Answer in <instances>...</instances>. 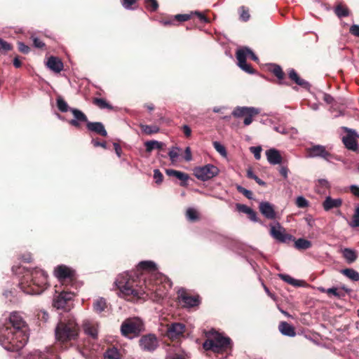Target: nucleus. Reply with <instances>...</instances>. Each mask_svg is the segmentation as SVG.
Masks as SVG:
<instances>
[{
  "mask_svg": "<svg viewBox=\"0 0 359 359\" xmlns=\"http://www.w3.org/2000/svg\"><path fill=\"white\" fill-rule=\"evenodd\" d=\"M306 155L308 158H322L328 162L334 159V156L326 150L325 147L320 144L307 148Z\"/></svg>",
  "mask_w": 359,
  "mask_h": 359,
  "instance_id": "11",
  "label": "nucleus"
},
{
  "mask_svg": "<svg viewBox=\"0 0 359 359\" xmlns=\"http://www.w3.org/2000/svg\"><path fill=\"white\" fill-rule=\"evenodd\" d=\"M289 170L286 166H281L279 169V173L283 177L284 179H287L288 177Z\"/></svg>",
  "mask_w": 359,
  "mask_h": 359,
  "instance_id": "63",
  "label": "nucleus"
},
{
  "mask_svg": "<svg viewBox=\"0 0 359 359\" xmlns=\"http://www.w3.org/2000/svg\"><path fill=\"white\" fill-rule=\"evenodd\" d=\"M213 147L224 158L227 157V151L225 147L219 142H214Z\"/></svg>",
  "mask_w": 359,
  "mask_h": 359,
  "instance_id": "40",
  "label": "nucleus"
},
{
  "mask_svg": "<svg viewBox=\"0 0 359 359\" xmlns=\"http://www.w3.org/2000/svg\"><path fill=\"white\" fill-rule=\"evenodd\" d=\"M27 340L26 323L18 313H12L8 321L0 327V344L7 351L16 352L24 347Z\"/></svg>",
  "mask_w": 359,
  "mask_h": 359,
  "instance_id": "2",
  "label": "nucleus"
},
{
  "mask_svg": "<svg viewBox=\"0 0 359 359\" xmlns=\"http://www.w3.org/2000/svg\"><path fill=\"white\" fill-rule=\"evenodd\" d=\"M270 235L276 241L282 243H287L290 241H294V237L286 232L279 222L274 224H270Z\"/></svg>",
  "mask_w": 359,
  "mask_h": 359,
  "instance_id": "9",
  "label": "nucleus"
},
{
  "mask_svg": "<svg viewBox=\"0 0 359 359\" xmlns=\"http://www.w3.org/2000/svg\"><path fill=\"white\" fill-rule=\"evenodd\" d=\"M237 190L238 192L243 194L247 198L252 199V192L245 188L243 187L241 185L237 186Z\"/></svg>",
  "mask_w": 359,
  "mask_h": 359,
  "instance_id": "50",
  "label": "nucleus"
},
{
  "mask_svg": "<svg viewBox=\"0 0 359 359\" xmlns=\"http://www.w3.org/2000/svg\"><path fill=\"white\" fill-rule=\"evenodd\" d=\"M47 67L55 73H60L64 67L62 60L55 56H50L46 62Z\"/></svg>",
  "mask_w": 359,
  "mask_h": 359,
  "instance_id": "21",
  "label": "nucleus"
},
{
  "mask_svg": "<svg viewBox=\"0 0 359 359\" xmlns=\"http://www.w3.org/2000/svg\"><path fill=\"white\" fill-rule=\"evenodd\" d=\"M168 156L172 162H175L179 156L178 149L172 148L170 151H169Z\"/></svg>",
  "mask_w": 359,
  "mask_h": 359,
  "instance_id": "54",
  "label": "nucleus"
},
{
  "mask_svg": "<svg viewBox=\"0 0 359 359\" xmlns=\"http://www.w3.org/2000/svg\"><path fill=\"white\" fill-rule=\"evenodd\" d=\"M106 307V300L102 297L97 299L93 303L94 310L97 313H101L105 309Z\"/></svg>",
  "mask_w": 359,
  "mask_h": 359,
  "instance_id": "37",
  "label": "nucleus"
},
{
  "mask_svg": "<svg viewBox=\"0 0 359 359\" xmlns=\"http://www.w3.org/2000/svg\"><path fill=\"white\" fill-rule=\"evenodd\" d=\"M13 49V46L4 41L2 39H0V52L3 54L6 53L8 51H10Z\"/></svg>",
  "mask_w": 359,
  "mask_h": 359,
  "instance_id": "43",
  "label": "nucleus"
},
{
  "mask_svg": "<svg viewBox=\"0 0 359 359\" xmlns=\"http://www.w3.org/2000/svg\"><path fill=\"white\" fill-rule=\"evenodd\" d=\"M74 292L62 291L53 299V306L57 309H63L68 311L71 309L69 302L74 297Z\"/></svg>",
  "mask_w": 359,
  "mask_h": 359,
  "instance_id": "10",
  "label": "nucleus"
},
{
  "mask_svg": "<svg viewBox=\"0 0 359 359\" xmlns=\"http://www.w3.org/2000/svg\"><path fill=\"white\" fill-rule=\"evenodd\" d=\"M56 101L57 107L60 111L67 112V111H69V109H71L61 96H58Z\"/></svg>",
  "mask_w": 359,
  "mask_h": 359,
  "instance_id": "38",
  "label": "nucleus"
},
{
  "mask_svg": "<svg viewBox=\"0 0 359 359\" xmlns=\"http://www.w3.org/2000/svg\"><path fill=\"white\" fill-rule=\"evenodd\" d=\"M144 6L148 11H155L157 9L156 0H144Z\"/></svg>",
  "mask_w": 359,
  "mask_h": 359,
  "instance_id": "48",
  "label": "nucleus"
},
{
  "mask_svg": "<svg viewBox=\"0 0 359 359\" xmlns=\"http://www.w3.org/2000/svg\"><path fill=\"white\" fill-rule=\"evenodd\" d=\"M240 18L242 20L246 22L250 19V14L248 10H245L243 6L241 8Z\"/></svg>",
  "mask_w": 359,
  "mask_h": 359,
  "instance_id": "57",
  "label": "nucleus"
},
{
  "mask_svg": "<svg viewBox=\"0 0 359 359\" xmlns=\"http://www.w3.org/2000/svg\"><path fill=\"white\" fill-rule=\"evenodd\" d=\"M326 293L328 295H333L339 299H341L345 296V294L343 292L339 291L337 287L328 288L326 290Z\"/></svg>",
  "mask_w": 359,
  "mask_h": 359,
  "instance_id": "47",
  "label": "nucleus"
},
{
  "mask_svg": "<svg viewBox=\"0 0 359 359\" xmlns=\"http://www.w3.org/2000/svg\"><path fill=\"white\" fill-rule=\"evenodd\" d=\"M185 325L180 323H173L167 325L166 336L170 339H178L183 336Z\"/></svg>",
  "mask_w": 359,
  "mask_h": 359,
  "instance_id": "15",
  "label": "nucleus"
},
{
  "mask_svg": "<svg viewBox=\"0 0 359 359\" xmlns=\"http://www.w3.org/2000/svg\"><path fill=\"white\" fill-rule=\"evenodd\" d=\"M18 47L20 52L24 54H27L30 51V48L25 45L23 42H18Z\"/></svg>",
  "mask_w": 359,
  "mask_h": 359,
  "instance_id": "55",
  "label": "nucleus"
},
{
  "mask_svg": "<svg viewBox=\"0 0 359 359\" xmlns=\"http://www.w3.org/2000/svg\"><path fill=\"white\" fill-rule=\"evenodd\" d=\"M250 150L254 154L255 158L256 160H259L261 158V152L262 149L260 146L251 147Z\"/></svg>",
  "mask_w": 359,
  "mask_h": 359,
  "instance_id": "53",
  "label": "nucleus"
},
{
  "mask_svg": "<svg viewBox=\"0 0 359 359\" xmlns=\"http://www.w3.org/2000/svg\"><path fill=\"white\" fill-rule=\"evenodd\" d=\"M157 269L155 262H140L135 272H125L119 274L115 282V287L120 290L128 301L142 298L144 294L157 297L156 276L153 274Z\"/></svg>",
  "mask_w": 359,
  "mask_h": 359,
  "instance_id": "1",
  "label": "nucleus"
},
{
  "mask_svg": "<svg viewBox=\"0 0 359 359\" xmlns=\"http://www.w3.org/2000/svg\"><path fill=\"white\" fill-rule=\"evenodd\" d=\"M79 330L74 318L68 316L58 322L55 329V339L61 344L75 341L78 339Z\"/></svg>",
  "mask_w": 359,
  "mask_h": 359,
  "instance_id": "4",
  "label": "nucleus"
},
{
  "mask_svg": "<svg viewBox=\"0 0 359 359\" xmlns=\"http://www.w3.org/2000/svg\"><path fill=\"white\" fill-rule=\"evenodd\" d=\"M184 158L186 161H190L192 159L191 149L189 147L185 149Z\"/></svg>",
  "mask_w": 359,
  "mask_h": 359,
  "instance_id": "61",
  "label": "nucleus"
},
{
  "mask_svg": "<svg viewBox=\"0 0 359 359\" xmlns=\"http://www.w3.org/2000/svg\"><path fill=\"white\" fill-rule=\"evenodd\" d=\"M165 173L167 175L171 177H175L180 181L181 186H186L187 184V181L189 179V176L188 174L172 169H166Z\"/></svg>",
  "mask_w": 359,
  "mask_h": 359,
  "instance_id": "20",
  "label": "nucleus"
},
{
  "mask_svg": "<svg viewBox=\"0 0 359 359\" xmlns=\"http://www.w3.org/2000/svg\"><path fill=\"white\" fill-rule=\"evenodd\" d=\"M254 107H238L234 109L232 114L235 117L245 116L250 111H253Z\"/></svg>",
  "mask_w": 359,
  "mask_h": 359,
  "instance_id": "34",
  "label": "nucleus"
},
{
  "mask_svg": "<svg viewBox=\"0 0 359 359\" xmlns=\"http://www.w3.org/2000/svg\"><path fill=\"white\" fill-rule=\"evenodd\" d=\"M267 161L271 165L280 164L282 157L280 152L276 149H270L266 151Z\"/></svg>",
  "mask_w": 359,
  "mask_h": 359,
  "instance_id": "23",
  "label": "nucleus"
},
{
  "mask_svg": "<svg viewBox=\"0 0 359 359\" xmlns=\"http://www.w3.org/2000/svg\"><path fill=\"white\" fill-rule=\"evenodd\" d=\"M352 228L359 227V205L355 208L352 220L349 222Z\"/></svg>",
  "mask_w": 359,
  "mask_h": 359,
  "instance_id": "42",
  "label": "nucleus"
},
{
  "mask_svg": "<svg viewBox=\"0 0 359 359\" xmlns=\"http://www.w3.org/2000/svg\"><path fill=\"white\" fill-rule=\"evenodd\" d=\"M165 359H185L184 356L176 350L168 351Z\"/></svg>",
  "mask_w": 359,
  "mask_h": 359,
  "instance_id": "46",
  "label": "nucleus"
},
{
  "mask_svg": "<svg viewBox=\"0 0 359 359\" xmlns=\"http://www.w3.org/2000/svg\"><path fill=\"white\" fill-rule=\"evenodd\" d=\"M86 128L90 131L94 132L97 135L102 137L107 136V132L105 130L104 125L101 122H90L88 121L86 124Z\"/></svg>",
  "mask_w": 359,
  "mask_h": 359,
  "instance_id": "22",
  "label": "nucleus"
},
{
  "mask_svg": "<svg viewBox=\"0 0 359 359\" xmlns=\"http://www.w3.org/2000/svg\"><path fill=\"white\" fill-rule=\"evenodd\" d=\"M278 329L283 335L287 337H294L296 335L294 327L287 322H281L278 325Z\"/></svg>",
  "mask_w": 359,
  "mask_h": 359,
  "instance_id": "27",
  "label": "nucleus"
},
{
  "mask_svg": "<svg viewBox=\"0 0 359 359\" xmlns=\"http://www.w3.org/2000/svg\"><path fill=\"white\" fill-rule=\"evenodd\" d=\"M83 329L84 333L93 340L98 338V325L95 323L86 321L83 323Z\"/></svg>",
  "mask_w": 359,
  "mask_h": 359,
  "instance_id": "18",
  "label": "nucleus"
},
{
  "mask_svg": "<svg viewBox=\"0 0 359 359\" xmlns=\"http://www.w3.org/2000/svg\"><path fill=\"white\" fill-rule=\"evenodd\" d=\"M91 144L93 145V147H102L103 149H108L107 147V142L105 141L104 142H100L97 139H93L91 140Z\"/></svg>",
  "mask_w": 359,
  "mask_h": 359,
  "instance_id": "56",
  "label": "nucleus"
},
{
  "mask_svg": "<svg viewBox=\"0 0 359 359\" xmlns=\"http://www.w3.org/2000/svg\"><path fill=\"white\" fill-rule=\"evenodd\" d=\"M231 339L223 337L221 334L215 332L212 338L207 339L203 347L205 351H212L216 353L226 351L231 346Z\"/></svg>",
  "mask_w": 359,
  "mask_h": 359,
  "instance_id": "5",
  "label": "nucleus"
},
{
  "mask_svg": "<svg viewBox=\"0 0 359 359\" xmlns=\"http://www.w3.org/2000/svg\"><path fill=\"white\" fill-rule=\"evenodd\" d=\"M187 217L189 219L194 221L198 219L197 211L194 208H189L187 210Z\"/></svg>",
  "mask_w": 359,
  "mask_h": 359,
  "instance_id": "52",
  "label": "nucleus"
},
{
  "mask_svg": "<svg viewBox=\"0 0 359 359\" xmlns=\"http://www.w3.org/2000/svg\"><path fill=\"white\" fill-rule=\"evenodd\" d=\"M349 32L351 34L359 37V25H353L350 27Z\"/></svg>",
  "mask_w": 359,
  "mask_h": 359,
  "instance_id": "60",
  "label": "nucleus"
},
{
  "mask_svg": "<svg viewBox=\"0 0 359 359\" xmlns=\"http://www.w3.org/2000/svg\"><path fill=\"white\" fill-rule=\"evenodd\" d=\"M312 243L304 238L294 239V247L297 250H307L311 248Z\"/></svg>",
  "mask_w": 359,
  "mask_h": 359,
  "instance_id": "35",
  "label": "nucleus"
},
{
  "mask_svg": "<svg viewBox=\"0 0 359 359\" xmlns=\"http://www.w3.org/2000/svg\"><path fill=\"white\" fill-rule=\"evenodd\" d=\"M191 14H177L175 15L172 19L168 20L161 21L164 25H175L176 22H182L189 20L191 18Z\"/></svg>",
  "mask_w": 359,
  "mask_h": 359,
  "instance_id": "28",
  "label": "nucleus"
},
{
  "mask_svg": "<svg viewBox=\"0 0 359 359\" xmlns=\"http://www.w3.org/2000/svg\"><path fill=\"white\" fill-rule=\"evenodd\" d=\"M180 303L187 308H191L199 305L201 300L198 296L189 295L184 288L177 291Z\"/></svg>",
  "mask_w": 359,
  "mask_h": 359,
  "instance_id": "12",
  "label": "nucleus"
},
{
  "mask_svg": "<svg viewBox=\"0 0 359 359\" xmlns=\"http://www.w3.org/2000/svg\"><path fill=\"white\" fill-rule=\"evenodd\" d=\"M248 52L249 48L247 47L240 48L236 51V59L238 60V65L241 69H243L245 72L249 74H254V69L250 65L247 64L246 62V58L248 56H249Z\"/></svg>",
  "mask_w": 359,
  "mask_h": 359,
  "instance_id": "14",
  "label": "nucleus"
},
{
  "mask_svg": "<svg viewBox=\"0 0 359 359\" xmlns=\"http://www.w3.org/2000/svg\"><path fill=\"white\" fill-rule=\"evenodd\" d=\"M55 274L62 285H72L76 280L75 271L65 265L57 266Z\"/></svg>",
  "mask_w": 359,
  "mask_h": 359,
  "instance_id": "7",
  "label": "nucleus"
},
{
  "mask_svg": "<svg viewBox=\"0 0 359 359\" xmlns=\"http://www.w3.org/2000/svg\"><path fill=\"white\" fill-rule=\"evenodd\" d=\"M341 273L353 281L359 280V273L353 269H344L341 271Z\"/></svg>",
  "mask_w": 359,
  "mask_h": 359,
  "instance_id": "36",
  "label": "nucleus"
},
{
  "mask_svg": "<svg viewBox=\"0 0 359 359\" xmlns=\"http://www.w3.org/2000/svg\"><path fill=\"white\" fill-rule=\"evenodd\" d=\"M296 205L298 208H304L309 205V202L304 197L298 196L296 199Z\"/></svg>",
  "mask_w": 359,
  "mask_h": 359,
  "instance_id": "51",
  "label": "nucleus"
},
{
  "mask_svg": "<svg viewBox=\"0 0 359 359\" xmlns=\"http://www.w3.org/2000/svg\"><path fill=\"white\" fill-rule=\"evenodd\" d=\"M143 330V323L138 318H128L123 322L121 326V334L129 338L139 336Z\"/></svg>",
  "mask_w": 359,
  "mask_h": 359,
  "instance_id": "6",
  "label": "nucleus"
},
{
  "mask_svg": "<svg viewBox=\"0 0 359 359\" xmlns=\"http://www.w3.org/2000/svg\"><path fill=\"white\" fill-rule=\"evenodd\" d=\"M33 45L34 46V47L41 49L45 48L46 46L45 43H43L40 39L37 37L33 38Z\"/></svg>",
  "mask_w": 359,
  "mask_h": 359,
  "instance_id": "58",
  "label": "nucleus"
},
{
  "mask_svg": "<svg viewBox=\"0 0 359 359\" xmlns=\"http://www.w3.org/2000/svg\"><path fill=\"white\" fill-rule=\"evenodd\" d=\"M47 278L48 276L46 272L40 269H26L19 286L26 294H39L47 288Z\"/></svg>",
  "mask_w": 359,
  "mask_h": 359,
  "instance_id": "3",
  "label": "nucleus"
},
{
  "mask_svg": "<svg viewBox=\"0 0 359 359\" xmlns=\"http://www.w3.org/2000/svg\"><path fill=\"white\" fill-rule=\"evenodd\" d=\"M219 172V168L212 164H206L194 169V176L201 181L205 182L217 176Z\"/></svg>",
  "mask_w": 359,
  "mask_h": 359,
  "instance_id": "8",
  "label": "nucleus"
},
{
  "mask_svg": "<svg viewBox=\"0 0 359 359\" xmlns=\"http://www.w3.org/2000/svg\"><path fill=\"white\" fill-rule=\"evenodd\" d=\"M236 209L238 211L248 215L250 220L253 222L258 221L256 212L254 211L252 208H249L248 206L243 204L237 203Z\"/></svg>",
  "mask_w": 359,
  "mask_h": 359,
  "instance_id": "26",
  "label": "nucleus"
},
{
  "mask_svg": "<svg viewBox=\"0 0 359 359\" xmlns=\"http://www.w3.org/2000/svg\"><path fill=\"white\" fill-rule=\"evenodd\" d=\"M69 111L72 113L74 119H72L69 121V123L77 128L81 127V123H88V120L86 115L78 109H69Z\"/></svg>",
  "mask_w": 359,
  "mask_h": 359,
  "instance_id": "17",
  "label": "nucleus"
},
{
  "mask_svg": "<svg viewBox=\"0 0 359 359\" xmlns=\"http://www.w3.org/2000/svg\"><path fill=\"white\" fill-rule=\"evenodd\" d=\"M261 213L269 219H274L276 217V212L274 207L269 202H261L259 205Z\"/></svg>",
  "mask_w": 359,
  "mask_h": 359,
  "instance_id": "19",
  "label": "nucleus"
},
{
  "mask_svg": "<svg viewBox=\"0 0 359 359\" xmlns=\"http://www.w3.org/2000/svg\"><path fill=\"white\" fill-rule=\"evenodd\" d=\"M191 15H196L198 16V18L199 19V20L201 22H208V20L207 18V17L203 15V13H199V12H194V13H191Z\"/></svg>",
  "mask_w": 359,
  "mask_h": 359,
  "instance_id": "62",
  "label": "nucleus"
},
{
  "mask_svg": "<svg viewBox=\"0 0 359 359\" xmlns=\"http://www.w3.org/2000/svg\"><path fill=\"white\" fill-rule=\"evenodd\" d=\"M93 104L101 109H107L112 110L114 107L103 98L94 97L92 101Z\"/></svg>",
  "mask_w": 359,
  "mask_h": 359,
  "instance_id": "33",
  "label": "nucleus"
},
{
  "mask_svg": "<svg viewBox=\"0 0 359 359\" xmlns=\"http://www.w3.org/2000/svg\"><path fill=\"white\" fill-rule=\"evenodd\" d=\"M342 201L341 198H332L327 196L323 202V206L325 210L328 211L334 208H339L341 205Z\"/></svg>",
  "mask_w": 359,
  "mask_h": 359,
  "instance_id": "25",
  "label": "nucleus"
},
{
  "mask_svg": "<svg viewBox=\"0 0 359 359\" xmlns=\"http://www.w3.org/2000/svg\"><path fill=\"white\" fill-rule=\"evenodd\" d=\"M158 285H161L164 290L168 291L172 287L171 280L164 274L158 272ZM161 289L158 287V291Z\"/></svg>",
  "mask_w": 359,
  "mask_h": 359,
  "instance_id": "32",
  "label": "nucleus"
},
{
  "mask_svg": "<svg viewBox=\"0 0 359 359\" xmlns=\"http://www.w3.org/2000/svg\"><path fill=\"white\" fill-rule=\"evenodd\" d=\"M270 70L278 78L279 84L287 85V83L284 81L285 74L279 65H272Z\"/></svg>",
  "mask_w": 359,
  "mask_h": 359,
  "instance_id": "29",
  "label": "nucleus"
},
{
  "mask_svg": "<svg viewBox=\"0 0 359 359\" xmlns=\"http://www.w3.org/2000/svg\"><path fill=\"white\" fill-rule=\"evenodd\" d=\"M343 129L346 132V135L342 137V142L346 148L351 151H357L358 144L357 142L358 135L354 130L344 127Z\"/></svg>",
  "mask_w": 359,
  "mask_h": 359,
  "instance_id": "13",
  "label": "nucleus"
},
{
  "mask_svg": "<svg viewBox=\"0 0 359 359\" xmlns=\"http://www.w3.org/2000/svg\"><path fill=\"white\" fill-rule=\"evenodd\" d=\"M141 348L147 351H154L157 347V337L154 334L143 335L139 340Z\"/></svg>",
  "mask_w": 359,
  "mask_h": 359,
  "instance_id": "16",
  "label": "nucleus"
},
{
  "mask_svg": "<svg viewBox=\"0 0 359 359\" xmlns=\"http://www.w3.org/2000/svg\"><path fill=\"white\" fill-rule=\"evenodd\" d=\"M120 351L115 347L108 348L104 353V359H121Z\"/></svg>",
  "mask_w": 359,
  "mask_h": 359,
  "instance_id": "30",
  "label": "nucleus"
},
{
  "mask_svg": "<svg viewBox=\"0 0 359 359\" xmlns=\"http://www.w3.org/2000/svg\"><path fill=\"white\" fill-rule=\"evenodd\" d=\"M279 276L280 277V278L283 280H284L285 282H286L292 285H294V286H299L300 285L299 280L293 278L292 277H291L290 276H289L287 274H280Z\"/></svg>",
  "mask_w": 359,
  "mask_h": 359,
  "instance_id": "41",
  "label": "nucleus"
},
{
  "mask_svg": "<svg viewBox=\"0 0 359 359\" xmlns=\"http://www.w3.org/2000/svg\"><path fill=\"white\" fill-rule=\"evenodd\" d=\"M342 255L347 263L351 264L354 262L357 257L356 251L351 248H344L342 250Z\"/></svg>",
  "mask_w": 359,
  "mask_h": 359,
  "instance_id": "31",
  "label": "nucleus"
},
{
  "mask_svg": "<svg viewBox=\"0 0 359 359\" xmlns=\"http://www.w3.org/2000/svg\"><path fill=\"white\" fill-rule=\"evenodd\" d=\"M137 0H121L122 6L127 8L130 9L132 8V6L137 2Z\"/></svg>",
  "mask_w": 359,
  "mask_h": 359,
  "instance_id": "59",
  "label": "nucleus"
},
{
  "mask_svg": "<svg viewBox=\"0 0 359 359\" xmlns=\"http://www.w3.org/2000/svg\"><path fill=\"white\" fill-rule=\"evenodd\" d=\"M140 126L142 130V132L146 135H151V134L157 133V127L155 126H150L140 124Z\"/></svg>",
  "mask_w": 359,
  "mask_h": 359,
  "instance_id": "45",
  "label": "nucleus"
},
{
  "mask_svg": "<svg viewBox=\"0 0 359 359\" xmlns=\"http://www.w3.org/2000/svg\"><path fill=\"white\" fill-rule=\"evenodd\" d=\"M350 189H351V193L359 198V187H358L357 185H351L350 187Z\"/></svg>",
  "mask_w": 359,
  "mask_h": 359,
  "instance_id": "64",
  "label": "nucleus"
},
{
  "mask_svg": "<svg viewBox=\"0 0 359 359\" xmlns=\"http://www.w3.org/2000/svg\"><path fill=\"white\" fill-rule=\"evenodd\" d=\"M334 12L339 18L346 17L349 14L348 8L341 4L336 6Z\"/></svg>",
  "mask_w": 359,
  "mask_h": 359,
  "instance_id": "39",
  "label": "nucleus"
},
{
  "mask_svg": "<svg viewBox=\"0 0 359 359\" xmlns=\"http://www.w3.org/2000/svg\"><path fill=\"white\" fill-rule=\"evenodd\" d=\"M144 145L146 147L145 155L148 156L153 149H157V141L156 140L147 141L144 143Z\"/></svg>",
  "mask_w": 359,
  "mask_h": 359,
  "instance_id": "44",
  "label": "nucleus"
},
{
  "mask_svg": "<svg viewBox=\"0 0 359 359\" xmlns=\"http://www.w3.org/2000/svg\"><path fill=\"white\" fill-rule=\"evenodd\" d=\"M289 78L292 80L298 86L305 88L309 89L310 88V84L308 81L301 79L296 71L294 69H290L288 72Z\"/></svg>",
  "mask_w": 359,
  "mask_h": 359,
  "instance_id": "24",
  "label": "nucleus"
},
{
  "mask_svg": "<svg viewBox=\"0 0 359 359\" xmlns=\"http://www.w3.org/2000/svg\"><path fill=\"white\" fill-rule=\"evenodd\" d=\"M259 114V110L257 109H254L253 111H250V113H248L244 118V124L245 126H249L252 122V117Z\"/></svg>",
  "mask_w": 359,
  "mask_h": 359,
  "instance_id": "49",
  "label": "nucleus"
}]
</instances>
